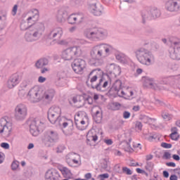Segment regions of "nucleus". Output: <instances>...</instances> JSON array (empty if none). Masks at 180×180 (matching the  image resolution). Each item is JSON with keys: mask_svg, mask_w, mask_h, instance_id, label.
Segmentation results:
<instances>
[{"mask_svg": "<svg viewBox=\"0 0 180 180\" xmlns=\"http://www.w3.org/2000/svg\"><path fill=\"white\" fill-rule=\"evenodd\" d=\"M113 48L106 44H100L96 45L90 51L91 60L89 61L90 65L93 67H99L102 65V60L110 55Z\"/></svg>", "mask_w": 180, "mask_h": 180, "instance_id": "1", "label": "nucleus"}, {"mask_svg": "<svg viewBox=\"0 0 180 180\" xmlns=\"http://www.w3.org/2000/svg\"><path fill=\"white\" fill-rule=\"evenodd\" d=\"M43 32H44V24L34 25L25 32L24 37L25 41L28 43L37 41L41 37Z\"/></svg>", "mask_w": 180, "mask_h": 180, "instance_id": "2", "label": "nucleus"}, {"mask_svg": "<svg viewBox=\"0 0 180 180\" xmlns=\"http://www.w3.org/2000/svg\"><path fill=\"white\" fill-rule=\"evenodd\" d=\"M138 61L143 65H151L154 61V56L144 48H140L135 51Z\"/></svg>", "mask_w": 180, "mask_h": 180, "instance_id": "3", "label": "nucleus"}, {"mask_svg": "<svg viewBox=\"0 0 180 180\" xmlns=\"http://www.w3.org/2000/svg\"><path fill=\"white\" fill-rule=\"evenodd\" d=\"M84 34L91 40H103L108 36V32L102 28H90L85 30Z\"/></svg>", "mask_w": 180, "mask_h": 180, "instance_id": "4", "label": "nucleus"}, {"mask_svg": "<svg viewBox=\"0 0 180 180\" xmlns=\"http://www.w3.org/2000/svg\"><path fill=\"white\" fill-rule=\"evenodd\" d=\"M172 47L169 49V57L172 60H180V39L172 37L169 39Z\"/></svg>", "mask_w": 180, "mask_h": 180, "instance_id": "5", "label": "nucleus"}, {"mask_svg": "<svg viewBox=\"0 0 180 180\" xmlns=\"http://www.w3.org/2000/svg\"><path fill=\"white\" fill-rule=\"evenodd\" d=\"M48 120L52 124H56L61 119V108L58 106H51L47 112Z\"/></svg>", "mask_w": 180, "mask_h": 180, "instance_id": "6", "label": "nucleus"}, {"mask_svg": "<svg viewBox=\"0 0 180 180\" xmlns=\"http://www.w3.org/2000/svg\"><path fill=\"white\" fill-rule=\"evenodd\" d=\"M27 124H29L30 126V134L36 137L40 134L41 126H43L44 124L37 118H31L27 121Z\"/></svg>", "mask_w": 180, "mask_h": 180, "instance_id": "7", "label": "nucleus"}, {"mask_svg": "<svg viewBox=\"0 0 180 180\" xmlns=\"http://www.w3.org/2000/svg\"><path fill=\"white\" fill-rule=\"evenodd\" d=\"M81 56V49L78 46H73L67 49L62 53L63 60H72L74 57H79Z\"/></svg>", "mask_w": 180, "mask_h": 180, "instance_id": "8", "label": "nucleus"}, {"mask_svg": "<svg viewBox=\"0 0 180 180\" xmlns=\"http://www.w3.org/2000/svg\"><path fill=\"white\" fill-rule=\"evenodd\" d=\"M58 140V134L54 131L48 130L45 131L43 143L46 147H51L53 143H56Z\"/></svg>", "mask_w": 180, "mask_h": 180, "instance_id": "9", "label": "nucleus"}, {"mask_svg": "<svg viewBox=\"0 0 180 180\" xmlns=\"http://www.w3.org/2000/svg\"><path fill=\"white\" fill-rule=\"evenodd\" d=\"M97 80H98V76L96 75L93 76L90 79L91 86L93 89H96V91H99L100 92H102L105 90L106 86H108L109 82L105 80L103 77H101L99 79V82L97 84L94 85V82H96Z\"/></svg>", "mask_w": 180, "mask_h": 180, "instance_id": "10", "label": "nucleus"}, {"mask_svg": "<svg viewBox=\"0 0 180 180\" xmlns=\"http://www.w3.org/2000/svg\"><path fill=\"white\" fill-rule=\"evenodd\" d=\"M72 68L76 74H82L86 68V62L82 58H76L72 63Z\"/></svg>", "mask_w": 180, "mask_h": 180, "instance_id": "11", "label": "nucleus"}, {"mask_svg": "<svg viewBox=\"0 0 180 180\" xmlns=\"http://www.w3.org/2000/svg\"><path fill=\"white\" fill-rule=\"evenodd\" d=\"M26 116H27V107L25 104H18L15 108V119L25 120Z\"/></svg>", "mask_w": 180, "mask_h": 180, "instance_id": "12", "label": "nucleus"}, {"mask_svg": "<svg viewBox=\"0 0 180 180\" xmlns=\"http://www.w3.org/2000/svg\"><path fill=\"white\" fill-rule=\"evenodd\" d=\"M28 98L33 103L40 102V101L43 99V96H41L40 89H39L38 86L31 89L28 92Z\"/></svg>", "mask_w": 180, "mask_h": 180, "instance_id": "13", "label": "nucleus"}, {"mask_svg": "<svg viewBox=\"0 0 180 180\" xmlns=\"http://www.w3.org/2000/svg\"><path fill=\"white\" fill-rule=\"evenodd\" d=\"M165 8L168 12L176 13L180 11V1L179 0H168L165 2Z\"/></svg>", "mask_w": 180, "mask_h": 180, "instance_id": "14", "label": "nucleus"}, {"mask_svg": "<svg viewBox=\"0 0 180 180\" xmlns=\"http://www.w3.org/2000/svg\"><path fill=\"white\" fill-rule=\"evenodd\" d=\"M122 73L120 66L111 63L107 68V77L108 78H116Z\"/></svg>", "mask_w": 180, "mask_h": 180, "instance_id": "15", "label": "nucleus"}, {"mask_svg": "<svg viewBox=\"0 0 180 180\" xmlns=\"http://www.w3.org/2000/svg\"><path fill=\"white\" fill-rule=\"evenodd\" d=\"M11 131H12V127L9 125L6 119L1 118L0 120V134L4 133L6 136H11Z\"/></svg>", "mask_w": 180, "mask_h": 180, "instance_id": "16", "label": "nucleus"}, {"mask_svg": "<svg viewBox=\"0 0 180 180\" xmlns=\"http://www.w3.org/2000/svg\"><path fill=\"white\" fill-rule=\"evenodd\" d=\"M63 36V28L58 27L52 29L48 34V39L51 40H60Z\"/></svg>", "mask_w": 180, "mask_h": 180, "instance_id": "17", "label": "nucleus"}, {"mask_svg": "<svg viewBox=\"0 0 180 180\" xmlns=\"http://www.w3.org/2000/svg\"><path fill=\"white\" fill-rule=\"evenodd\" d=\"M21 79L22 77H20V75H19V74H13L8 79V88H9L10 89H12V88H15V86H16V85H18V84L20 82Z\"/></svg>", "mask_w": 180, "mask_h": 180, "instance_id": "18", "label": "nucleus"}, {"mask_svg": "<svg viewBox=\"0 0 180 180\" xmlns=\"http://www.w3.org/2000/svg\"><path fill=\"white\" fill-rule=\"evenodd\" d=\"M60 177V172L54 168L48 169L45 173V179L47 180H58Z\"/></svg>", "mask_w": 180, "mask_h": 180, "instance_id": "19", "label": "nucleus"}, {"mask_svg": "<svg viewBox=\"0 0 180 180\" xmlns=\"http://www.w3.org/2000/svg\"><path fill=\"white\" fill-rule=\"evenodd\" d=\"M90 8L94 16H101L103 13V6L99 2L90 4Z\"/></svg>", "mask_w": 180, "mask_h": 180, "instance_id": "20", "label": "nucleus"}, {"mask_svg": "<svg viewBox=\"0 0 180 180\" xmlns=\"http://www.w3.org/2000/svg\"><path fill=\"white\" fill-rule=\"evenodd\" d=\"M67 79V73L63 71L58 72L56 75V85L58 86H64L65 80Z\"/></svg>", "mask_w": 180, "mask_h": 180, "instance_id": "21", "label": "nucleus"}, {"mask_svg": "<svg viewBox=\"0 0 180 180\" xmlns=\"http://www.w3.org/2000/svg\"><path fill=\"white\" fill-rule=\"evenodd\" d=\"M68 16V13H67V11H65V8H60V10H58L56 15L57 22H58L59 23H63V22H65V19H67Z\"/></svg>", "mask_w": 180, "mask_h": 180, "instance_id": "22", "label": "nucleus"}, {"mask_svg": "<svg viewBox=\"0 0 180 180\" xmlns=\"http://www.w3.org/2000/svg\"><path fill=\"white\" fill-rule=\"evenodd\" d=\"M143 85L151 89H157V84L154 83V79L148 77H143Z\"/></svg>", "mask_w": 180, "mask_h": 180, "instance_id": "23", "label": "nucleus"}, {"mask_svg": "<svg viewBox=\"0 0 180 180\" xmlns=\"http://www.w3.org/2000/svg\"><path fill=\"white\" fill-rule=\"evenodd\" d=\"M142 23L146 24L148 20H153V15L150 11V8H146L141 12Z\"/></svg>", "mask_w": 180, "mask_h": 180, "instance_id": "24", "label": "nucleus"}, {"mask_svg": "<svg viewBox=\"0 0 180 180\" xmlns=\"http://www.w3.org/2000/svg\"><path fill=\"white\" fill-rule=\"evenodd\" d=\"M54 95H56V90L49 89L44 92L42 98H44L46 101H53Z\"/></svg>", "mask_w": 180, "mask_h": 180, "instance_id": "25", "label": "nucleus"}, {"mask_svg": "<svg viewBox=\"0 0 180 180\" xmlns=\"http://www.w3.org/2000/svg\"><path fill=\"white\" fill-rule=\"evenodd\" d=\"M82 115H84V117L86 119H88V115H86V113L82 112V111H79L75 116V123L76 125V127H77V129L79 130H82V129L79 127V126H78V124H80V122L82 120V119L80 118L81 116H82Z\"/></svg>", "mask_w": 180, "mask_h": 180, "instance_id": "26", "label": "nucleus"}, {"mask_svg": "<svg viewBox=\"0 0 180 180\" xmlns=\"http://www.w3.org/2000/svg\"><path fill=\"white\" fill-rule=\"evenodd\" d=\"M46 65H49V59L46 58H40L35 63L37 68H43V67H46Z\"/></svg>", "mask_w": 180, "mask_h": 180, "instance_id": "27", "label": "nucleus"}, {"mask_svg": "<svg viewBox=\"0 0 180 180\" xmlns=\"http://www.w3.org/2000/svg\"><path fill=\"white\" fill-rule=\"evenodd\" d=\"M79 157V155L75 153H68L66 157V162L70 165V164H72V161L76 158Z\"/></svg>", "mask_w": 180, "mask_h": 180, "instance_id": "28", "label": "nucleus"}, {"mask_svg": "<svg viewBox=\"0 0 180 180\" xmlns=\"http://www.w3.org/2000/svg\"><path fill=\"white\" fill-rule=\"evenodd\" d=\"M58 122L60 126H63V129H65L67 126H70V127H72V126H74V122L71 120H65L63 121V120L60 119L58 121Z\"/></svg>", "mask_w": 180, "mask_h": 180, "instance_id": "29", "label": "nucleus"}, {"mask_svg": "<svg viewBox=\"0 0 180 180\" xmlns=\"http://www.w3.org/2000/svg\"><path fill=\"white\" fill-rule=\"evenodd\" d=\"M150 11V15H152V19H155V18H160L161 13L160 10L155 7H153L151 8H149Z\"/></svg>", "mask_w": 180, "mask_h": 180, "instance_id": "30", "label": "nucleus"}, {"mask_svg": "<svg viewBox=\"0 0 180 180\" xmlns=\"http://www.w3.org/2000/svg\"><path fill=\"white\" fill-rule=\"evenodd\" d=\"M93 119L96 122V123H101L102 122V112L97 110L93 115Z\"/></svg>", "mask_w": 180, "mask_h": 180, "instance_id": "31", "label": "nucleus"}, {"mask_svg": "<svg viewBox=\"0 0 180 180\" xmlns=\"http://www.w3.org/2000/svg\"><path fill=\"white\" fill-rule=\"evenodd\" d=\"M32 13H34V15L28 17V20H32V22L37 23V20H39V11H37V9H34Z\"/></svg>", "mask_w": 180, "mask_h": 180, "instance_id": "32", "label": "nucleus"}, {"mask_svg": "<svg viewBox=\"0 0 180 180\" xmlns=\"http://www.w3.org/2000/svg\"><path fill=\"white\" fill-rule=\"evenodd\" d=\"M122 146L123 150H124V151H127V153H133V151H134V150H133V148L130 146V143L127 141L122 142Z\"/></svg>", "mask_w": 180, "mask_h": 180, "instance_id": "33", "label": "nucleus"}, {"mask_svg": "<svg viewBox=\"0 0 180 180\" xmlns=\"http://www.w3.org/2000/svg\"><path fill=\"white\" fill-rule=\"evenodd\" d=\"M112 89L115 92H119L122 89V81L120 79L116 80L112 86Z\"/></svg>", "mask_w": 180, "mask_h": 180, "instance_id": "34", "label": "nucleus"}, {"mask_svg": "<svg viewBox=\"0 0 180 180\" xmlns=\"http://www.w3.org/2000/svg\"><path fill=\"white\" fill-rule=\"evenodd\" d=\"M32 25H29L27 23V22L25 21V20H22L20 25V30H22V32H25V30H30L32 29Z\"/></svg>", "mask_w": 180, "mask_h": 180, "instance_id": "35", "label": "nucleus"}, {"mask_svg": "<svg viewBox=\"0 0 180 180\" xmlns=\"http://www.w3.org/2000/svg\"><path fill=\"white\" fill-rule=\"evenodd\" d=\"M64 178H71V171L67 167H62L60 169Z\"/></svg>", "mask_w": 180, "mask_h": 180, "instance_id": "36", "label": "nucleus"}, {"mask_svg": "<svg viewBox=\"0 0 180 180\" xmlns=\"http://www.w3.org/2000/svg\"><path fill=\"white\" fill-rule=\"evenodd\" d=\"M68 23H70V25H75V23L77 22V17H76L75 14H71L68 18Z\"/></svg>", "mask_w": 180, "mask_h": 180, "instance_id": "37", "label": "nucleus"}, {"mask_svg": "<svg viewBox=\"0 0 180 180\" xmlns=\"http://www.w3.org/2000/svg\"><path fill=\"white\" fill-rule=\"evenodd\" d=\"M98 140V136L96 134H92L91 132H89L87 134V141H96Z\"/></svg>", "mask_w": 180, "mask_h": 180, "instance_id": "38", "label": "nucleus"}, {"mask_svg": "<svg viewBox=\"0 0 180 180\" xmlns=\"http://www.w3.org/2000/svg\"><path fill=\"white\" fill-rule=\"evenodd\" d=\"M140 120L142 121L143 123H148L150 120L156 121L157 120L155 118H150L148 116L146 115H141Z\"/></svg>", "mask_w": 180, "mask_h": 180, "instance_id": "39", "label": "nucleus"}, {"mask_svg": "<svg viewBox=\"0 0 180 180\" xmlns=\"http://www.w3.org/2000/svg\"><path fill=\"white\" fill-rule=\"evenodd\" d=\"M75 16H76V20L77 22V23H82V22L84 21V14L83 13H77V14H75Z\"/></svg>", "mask_w": 180, "mask_h": 180, "instance_id": "40", "label": "nucleus"}, {"mask_svg": "<svg viewBox=\"0 0 180 180\" xmlns=\"http://www.w3.org/2000/svg\"><path fill=\"white\" fill-rule=\"evenodd\" d=\"M120 106H122L120 105V103H113L111 105V109H112V110H119L120 109Z\"/></svg>", "mask_w": 180, "mask_h": 180, "instance_id": "41", "label": "nucleus"}, {"mask_svg": "<svg viewBox=\"0 0 180 180\" xmlns=\"http://www.w3.org/2000/svg\"><path fill=\"white\" fill-rule=\"evenodd\" d=\"M18 168H19V162L14 160L11 164V169H13V171H16Z\"/></svg>", "mask_w": 180, "mask_h": 180, "instance_id": "42", "label": "nucleus"}, {"mask_svg": "<svg viewBox=\"0 0 180 180\" xmlns=\"http://www.w3.org/2000/svg\"><path fill=\"white\" fill-rule=\"evenodd\" d=\"M27 23L31 27H33V26H36V25H43L41 22H35L33 21V20H29V18L27 19Z\"/></svg>", "mask_w": 180, "mask_h": 180, "instance_id": "43", "label": "nucleus"}, {"mask_svg": "<svg viewBox=\"0 0 180 180\" xmlns=\"http://www.w3.org/2000/svg\"><path fill=\"white\" fill-rule=\"evenodd\" d=\"M122 172L127 175H131V174H133V172L126 167H122Z\"/></svg>", "mask_w": 180, "mask_h": 180, "instance_id": "44", "label": "nucleus"}, {"mask_svg": "<svg viewBox=\"0 0 180 180\" xmlns=\"http://www.w3.org/2000/svg\"><path fill=\"white\" fill-rule=\"evenodd\" d=\"M65 150V146L64 145H59L56 148V153H63Z\"/></svg>", "mask_w": 180, "mask_h": 180, "instance_id": "45", "label": "nucleus"}, {"mask_svg": "<svg viewBox=\"0 0 180 180\" xmlns=\"http://www.w3.org/2000/svg\"><path fill=\"white\" fill-rule=\"evenodd\" d=\"M161 116L165 120H169V114L168 112H162Z\"/></svg>", "mask_w": 180, "mask_h": 180, "instance_id": "46", "label": "nucleus"}, {"mask_svg": "<svg viewBox=\"0 0 180 180\" xmlns=\"http://www.w3.org/2000/svg\"><path fill=\"white\" fill-rule=\"evenodd\" d=\"M161 147H163V148H171L172 147V144L162 142L161 143Z\"/></svg>", "mask_w": 180, "mask_h": 180, "instance_id": "47", "label": "nucleus"}, {"mask_svg": "<svg viewBox=\"0 0 180 180\" xmlns=\"http://www.w3.org/2000/svg\"><path fill=\"white\" fill-rule=\"evenodd\" d=\"M169 137H170V139H172V140H174V141H177V140H179V135L178 134H174V135H172V134H171L169 135Z\"/></svg>", "mask_w": 180, "mask_h": 180, "instance_id": "48", "label": "nucleus"}, {"mask_svg": "<svg viewBox=\"0 0 180 180\" xmlns=\"http://www.w3.org/2000/svg\"><path fill=\"white\" fill-rule=\"evenodd\" d=\"M163 158H165V160H169L171 158V153L169 152H165Z\"/></svg>", "mask_w": 180, "mask_h": 180, "instance_id": "49", "label": "nucleus"}, {"mask_svg": "<svg viewBox=\"0 0 180 180\" xmlns=\"http://www.w3.org/2000/svg\"><path fill=\"white\" fill-rule=\"evenodd\" d=\"M18 13V4L14 5L13 10H12V15L15 16Z\"/></svg>", "mask_w": 180, "mask_h": 180, "instance_id": "50", "label": "nucleus"}, {"mask_svg": "<svg viewBox=\"0 0 180 180\" xmlns=\"http://www.w3.org/2000/svg\"><path fill=\"white\" fill-rule=\"evenodd\" d=\"M130 116H131L130 112L124 111L123 112V117H124V119H129V117H130Z\"/></svg>", "mask_w": 180, "mask_h": 180, "instance_id": "51", "label": "nucleus"}, {"mask_svg": "<svg viewBox=\"0 0 180 180\" xmlns=\"http://www.w3.org/2000/svg\"><path fill=\"white\" fill-rule=\"evenodd\" d=\"M1 147H2V148H4L5 150H8L9 148V143H1Z\"/></svg>", "mask_w": 180, "mask_h": 180, "instance_id": "52", "label": "nucleus"}, {"mask_svg": "<svg viewBox=\"0 0 180 180\" xmlns=\"http://www.w3.org/2000/svg\"><path fill=\"white\" fill-rule=\"evenodd\" d=\"M18 95L20 98H23L26 95V91H25L23 89H21L19 91Z\"/></svg>", "mask_w": 180, "mask_h": 180, "instance_id": "53", "label": "nucleus"}, {"mask_svg": "<svg viewBox=\"0 0 180 180\" xmlns=\"http://www.w3.org/2000/svg\"><path fill=\"white\" fill-rule=\"evenodd\" d=\"M171 131H172V136H174V134H178V128L176 127H172L171 129Z\"/></svg>", "mask_w": 180, "mask_h": 180, "instance_id": "54", "label": "nucleus"}, {"mask_svg": "<svg viewBox=\"0 0 180 180\" xmlns=\"http://www.w3.org/2000/svg\"><path fill=\"white\" fill-rule=\"evenodd\" d=\"M155 103L157 105V106H162V105H164V102L160 101L159 99H155Z\"/></svg>", "mask_w": 180, "mask_h": 180, "instance_id": "55", "label": "nucleus"}, {"mask_svg": "<svg viewBox=\"0 0 180 180\" xmlns=\"http://www.w3.org/2000/svg\"><path fill=\"white\" fill-rule=\"evenodd\" d=\"M136 129H139V130H141V129L143 128V124H141V122H136Z\"/></svg>", "mask_w": 180, "mask_h": 180, "instance_id": "56", "label": "nucleus"}, {"mask_svg": "<svg viewBox=\"0 0 180 180\" xmlns=\"http://www.w3.org/2000/svg\"><path fill=\"white\" fill-rule=\"evenodd\" d=\"M104 143H105L107 146H112L113 144V141H112V139H105L104 140Z\"/></svg>", "mask_w": 180, "mask_h": 180, "instance_id": "57", "label": "nucleus"}, {"mask_svg": "<svg viewBox=\"0 0 180 180\" xmlns=\"http://www.w3.org/2000/svg\"><path fill=\"white\" fill-rule=\"evenodd\" d=\"M86 101H87L89 105H92V103H94V100L92 97L89 96L86 98Z\"/></svg>", "mask_w": 180, "mask_h": 180, "instance_id": "58", "label": "nucleus"}, {"mask_svg": "<svg viewBox=\"0 0 180 180\" xmlns=\"http://www.w3.org/2000/svg\"><path fill=\"white\" fill-rule=\"evenodd\" d=\"M46 77L40 76L38 79V82H40V84H43V82H46Z\"/></svg>", "mask_w": 180, "mask_h": 180, "instance_id": "59", "label": "nucleus"}, {"mask_svg": "<svg viewBox=\"0 0 180 180\" xmlns=\"http://www.w3.org/2000/svg\"><path fill=\"white\" fill-rule=\"evenodd\" d=\"M99 176L100 178H103V179H108V178H109V174L105 173L103 174H100Z\"/></svg>", "mask_w": 180, "mask_h": 180, "instance_id": "60", "label": "nucleus"}, {"mask_svg": "<svg viewBox=\"0 0 180 180\" xmlns=\"http://www.w3.org/2000/svg\"><path fill=\"white\" fill-rule=\"evenodd\" d=\"M166 165H167V167H176V164H175V162H167V163H166Z\"/></svg>", "mask_w": 180, "mask_h": 180, "instance_id": "61", "label": "nucleus"}, {"mask_svg": "<svg viewBox=\"0 0 180 180\" xmlns=\"http://www.w3.org/2000/svg\"><path fill=\"white\" fill-rule=\"evenodd\" d=\"M84 178L86 179H91L92 178V174L91 173H86L85 175H84Z\"/></svg>", "mask_w": 180, "mask_h": 180, "instance_id": "62", "label": "nucleus"}, {"mask_svg": "<svg viewBox=\"0 0 180 180\" xmlns=\"http://www.w3.org/2000/svg\"><path fill=\"white\" fill-rule=\"evenodd\" d=\"M173 160H175V161H179L180 157L178 155H172Z\"/></svg>", "mask_w": 180, "mask_h": 180, "instance_id": "63", "label": "nucleus"}, {"mask_svg": "<svg viewBox=\"0 0 180 180\" xmlns=\"http://www.w3.org/2000/svg\"><path fill=\"white\" fill-rule=\"evenodd\" d=\"M169 180H178V176L175 174H172L170 176Z\"/></svg>", "mask_w": 180, "mask_h": 180, "instance_id": "64", "label": "nucleus"}]
</instances>
